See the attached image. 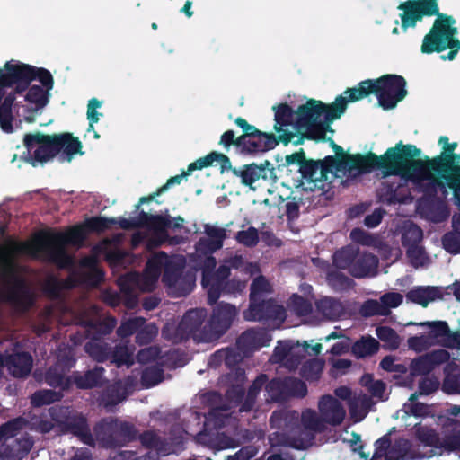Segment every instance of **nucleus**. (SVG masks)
<instances>
[{
	"mask_svg": "<svg viewBox=\"0 0 460 460\" xmlns=\"http://www.w3.org/2000/svg\"><path fill=\"white\" fill-rule=\"evenodd\" d=\"M23 421L21 418L11 420L0 426V443L4 445L8 439H14L22 429Z\"/></svg>",
	"mask_w": 460,
	"mask_h": 460,
	"instance_id": "nucleus-54",
	"label": "nucleus"
},
{
	"mask_svg": "<svg viewBox=\"0 0 460 460\" xmlns=\"http://www.w3.org/2000/svg\"><path fill=\"white\" fill-rule=\"evenodd\" d=\"M301 423L305 430L314 433H321L327 429L322 415H318L315 411L311 409H306L302 412Z\"/></svg>",
	"mask_w": 460,
	"mask_h": 460,
	"instance_id": "nucleus-42",
	"label": "nucleus"
},
{
	"mask_svg": "<svg viewBox=\"0 0 460 460\" xmlns=\"http://www.w3.org/2000/svg\"><path fill=\"white\" fill-rule=\"evenodd\" d=\"M84 350L97 362H104L110 359L111 345L102 337L92 335L84 345Z\"/></svg>",
	"mask_w": 460,
	"mask_h": 460,
	"instance_id": "nucleus-33",
	"label": "nucleus"
},
{
	"mask_svg": "<svg viewBox=\"0 0 460 460\" xmlns=\"http://www.w3.org/2000/svg\"><path fill=\"white\" fill-rule=\"evenodd\" d=\"M268 333L262 330L248 329L243 332L236 340V346L248 357H251L255 350L269 345Z\"/></svg>",
	"mask_w": 460,
	"mask_h": 460,
	"instance_id": "nucleus-26",
	"label": "nucleus"
},
{
	"mask_svg": "<svg viewBox=\"0 0 460 460\" xmlns=\"http://www.w3.org/2000/svg\"><path fill=\"white\" fill-rule=\"evenodd\" d=\"M4 300L21 313L27 312L34 303L33 296L22 279H16L7 288Z\"/></svg>",
	"mask_w": 460,
	"mask_h": 460,
	"instance_id": "nucleus-22",
	"label": "nucleus"
},
{
	"mask_svg": "<svg viewBox=\"0 0 460 460\" xmlns=\"http://www.w3.org/2000/svg\"><path fill=\"white\" fill-rule=\"evenodd\" d=\"M66 371L59 365L51 366L45 374V382L53 388L62 391L68 390L72 385V377L66 376Z\"/></svg>",
	"mask_w": 460,
	"mask_h": 460,
	"instance_id": "nucleus-35",
	"label": "nucleus"
},
{
	"mask_svg": "<svg viewBox=\"0 0 460 460\" xmlns=\"http://www.w3.org/2000/svg\"><path fill=\"white\" fill-rule=\"evenodd\" d=\"M138 440L146 448L155 450L157 456H166L171 452L170 444L155 430L148 429L144 431L138 436Z\"/></svg>",
	"mask_w": 460,
	"mask_h": 460,
	"instance_id": "nucleus-34",
	"label": "nucleus"
},
{
	"mask_svg": "<svg viewBox=\"0 0 460 460\" xmlns=\"http://www.w3.org/2000/svg\"><path fill=\"white\" fill-rule=\"evenodd\" d=\"M83 223L88 234H102L111 228L112 225H118V219L95 216L86 218Z\"/></svg>",
	"mask_w": 460,
	"mask_h": 460,
	"instance_id": "nucleus-45",
	"label": "nucleus"
},
{
	"mask_svg": "<svg viewBox=\"0 0 460 460\" xmlns=\"http://www.w3.org/2000/svg\"><path fill=\"white\" fill-rule=\"evenodd\" d=\"M445 377L442 390L447 394H460V368L455 362L447 363L444 367Z\"/></svg>",
	"mask_w": 460,
	"mask_h": 460,
	"instance_id": "nucleus-37",
	"label": "nucleus"
},
{
	"mask_svg": "<svg viewBox=\"0 0 460 460\" xmlns=\"http://www.w3.org/2000/svg\"><path fill=\"white\" fill-rule=\"evenodd\" d=\"M449 358L450 353L447 350L434 349L412 359L409 370L412 376H426L438 366L447 363Z\"/></svg>",
	"mask_w": 460,
	"mask_h": 460,
	"instance_id": "nucleus-21",
	"label": "nucleus"
},
{
	"mask_svg": "<svg viewBox=\"0 0 460 460\" xmlns=\"http://www.w3.org/2000/svg\"><path fill=\"white\" fill-rule=\"evenodd\" d=\"M316 305L318 311L323 315L332 320L340 318L344 312L342 304L333 297H324L320 299Z\"/></svg>",
	"mask_w": 460,
	"mask_h": 460,
	"instance_id": "nucleus-41",
	"label": "nucleus"
},
{
	"mask_svg": "<svg viewBox=\"0 0 460 460\" xmlns=\"http://www.w3.org/2000/svg\"><path fill=\"white\" fill-rule=\"evenodd\" d=\"M146 323V319L141 316L129 318L120 323L116 332L121 339L128 338L137 332L138 329Z\"/></svg>",
	"mask_w": 460,
	"mask_h": 460,
	"instance_id": "nucleus-50",
	"label": "nucleus"
},
{
	"mask_svg": "<svg viewBox=\"0 0 460 460\" xmlns=\"http://www.w3.org/2000/svg\"><path fill=\"white\" fill-rule=\"evenodd\" d=\"M93 433L100 444L106 448L123 447L137 438L134 424L117 419H102L93 426Z\"/></svg>",
	"mask_w": 460,
	"mask_h": 460,
	"instance_id": "nucleus-13",
	"label": "nucleus"
},
{
	"mask_svg": "<svg viewBox=\"0 0 460 460\" xmlns=\"http://www.w3.org/2000/svg\"><path fill=\"white\" fill-rule=\"evenodd\" d=\"M446 295H449V292H445L442 287L420 286L407 292L406 298L422 307H427L430 302L437 299H443Z\"/></svg>",
	"mask_w": 460,
	"mask_h": 460,
	"instance_id": "nucleus-28",
	"label": "nucleus"
},
{
	"mask_svg": "<svg viewBox=\"0 0 460 460\" xmlns=\"http://www.w3.org/2000/svg\"><path fill=\"white\" fill-rule=\"evenodd\" d=\"M397 147V155L402 157V164L419 172L422 179H440L453 190L456 204L460 207V154L438 155L432 158L426 156L425 160H421L416 159L421 154L416 146L404 145L400 141Z\"/></svg>",
	"mask_w": 460,
	"mask_h": 460,
	"instance_id": "nucleus-2",
	"label": "nucleus"
},
{
	"mask_svg": "<svg viewBox=\"0 0 460 460\" xmlns=\"http://www.w3.org/2000/svg\"><path fill=\"white\" fill-rule=\"evenodd\" d=\"M360 314L364 317H371L375 315L387 316L381 300L377 301L374 299H368L362 304L360 307Z\"/></svg>",
	"mask_w": 460,
	"mask_h": 460,
	"instance_id": "nucleus-64",
	"label": "nucleus"
},
{
	"mask_svg": "<svg viewBox=\"0 0 460 460\" xmlns=\"http://www.w3.org/2000/svg\"><path fill=\"white\" fill-rule=\"evenodd\" d=\"M28 243L9 238L4 246L0 245V262L7 263L14 255L28 252Z\"/></svg>",
	"mask_w": 460,
	"mask_h": 460,
	"instance_id": "nucleus-43",
	"label": "nucleus"
},
{
	"mask_svg": "<svg viewBox=\"0 0 460 460\" xmlns=\"http://www.w3.org/2000/svg\"><path fill=\"white\" fill-rule=\"evenodd\" d=\"M270 292V285L264 276L255 278L250 287L249 300L261 298L265 293Z\"/></svg>",
	"mask_w": 460,
	"mask_h": 460,
	"instance_id": "nucleus-62",
	"label": "nucleus"
},
{
	"mask_svg": "<svg viewBox=\"0 0 460 460\" xmlns=\"http://www.w3.org/2000/svg\"><path fill=\"white\" fill-rule=\"evenodd\" d=\"M54 87L51 73L44 67H37L17 60L6 61L0 67V128L4 133L13 131V108L18 106L16 95L26 92L24 99L33 105L22 106L24 120L32 123L35 114L49 102L50 91Z\"/></svg>",
	"mask_w": 460,
	"mask_h": 460,
	"instance_id": "nucleus-1",
	"label": "nucleus"
},
{
	"mask_svg": "<svg viewBox=\"0 0 460 460\" xmlns=\"http://www.w3.org/2000/svg\"><path fill=\"white\" fill-rule=\"evenodd\" d=\"M275 111L274 116V130L278 133V136L282 134L290 135V142L296 136V133L289 130L288 127L294 128L296 119V111H294L288 103H280L278 106H273Z\"/></svg>",
	"mask_w": 460,
	"mask_h": 460,
	"instance_id": "nucleus-27",
	"label": "nucleus"
},
{
	"mask_svg": "<svg viewBox=\"0 0 460 460\" xmlns=\"http://www.w3.org/2000/svg\"><path fill=\"white\" fill-rule=\"evenodd\" d=\"M423 232L420 226L414 223L406 225L402 234V244L404 248L419 245L422 241Z\"/></svg>",
	"mask_w": 460,
	"mask_h": 460,
	"instance_id": "nucleus-48",
	"label": "nucleus"
},
{
	"mask_svg": "<svg viewBox=\"0 0 460 460\" xmlns=\"http://www.w3.org/2000/svg\"><path fill=\"white\" fill-rule=\"evenodd\" d=\"M378 262V258L373 253L368 252H360L358 250L349 274L356 279L375 276Z\"/></svg>",
	"mask_w": 460,
	"mask_h": 460,
	"instance_id": "nucleus-29",
	"label": "nucleus"
},
{
	"mask_svg": "<svg viewBox=\"0 0 460 460\" xmlns=\"http://www.w3.org/2000/svg\"><path fill=\"white\" fill-rule=\"evenodd\" d=\"M358 249L351 246L343 247L336 251L332 256L333 265L339 270H348L350 272V269L357 259Z\"/></svg>",
	"mask_w": 460,
	"mask_h": 460,
	"instance_id": "nucleus-40",
	"label": "nucleus"
},
{
	"mask_svg": "<svg viewBox=\"0 0 460 460\" xmlns=\"http://www.w3.org/2000/svg\"><path fill=\"white\" fill-rule=\"evenodd\" d=\"M438 8V0L402 2L397 9L402 11L400 13L402 31L416 27L417 22H421L425 16L431 17L437 14Z\"/></svg>",
	"mask_w": 460,
	"mask_h": 460,
	"instance_id": "nucleus-16",
	"label": "nucleus"
},
{
	"mask_svg": "<svg viewBox=\"0 0 460 460\" xmlns=\"http://www.w3.org/2000/svg\"><path fill=\"white\" fill-rule=\"evenodd\" d=\"M358 86L348 88L335 98V101L330 104H325L322 101L309 99L305 104L299 105L303 115V120L314 119L316 127L326 137V132H334L331 124L339 119L346 111L349 102H355L360 99H354L358 94Z\"/></svg>",
	"mask_w": 460,
	"mask_h": 460,
	"instance_id": "nucleus-9",
	"label": "nucleus"
},
{
	"mask_svg": "<svg viewBox=\"0 0 460 460\" xmlns=\"http://www.w3.org/2000/svg\"><path fill=\"white\" fill-rule=\"evenodd\" d=\"M0 367H6L14 377H25L31 371L32 357L24 351L7 355L0 352Z\"/></svg>",
	"mask_w": 460,
	"mask_h": 460,
	"instance_id": "nucleus-23",
	"label": "nucleus"
},
{
	"mask_svg": "<svg viewBox=\"0 0 460 460\" xmlns=\"http://www.w3.org/2000/svg\"><path fill=\"white\" fill-rule=\"evenodd\" d=\"M88 234L84 223L71 226L66 233L42 232L34 241L36 250L43 253L46 261L66 268L72 264V258L67 254L66 244L80 245L86 239Z\"/></svg>",
	"mask_w": 460,
	"mask_h": 460,
	"instance_id": "nucleus-7",
	"label": "nucleus"
},
{
	"mask_svg": "<svg viewBox=\"0 0 460 460\" xmlns=\"http://www.w3.org/2000/svg\"><path fill=\"white\" fill-rule=\"evenodd\" d=\"M405 87L406 80L403 76L388 74L375 80L361 81L358 84V95L354 99H363L374 93L384 110H391L407 95Z\"/></svg>",
	"mask_w": 460,
	"mask_h": 460,
	"instance_id": "nucleus-10",
	"label": "nucleus"
},
{
	"mask_svg": "<svg viewBox=\"0 0 460 460\" xmlns=\"http://www.w3.org/2000/svg\"><path fill=\"white\" fill-rule=\"evenodd\" d=\"M103 372V367H95L86 371L84 375L75 374L72 376V384H75L79 389H90L99 386Z\"/></svg>",
	"mask_w": 460,
	"mask_h": 460,
	"instance_id": "nucleus-38",
	"label": "nucleus"
},
{
	"mask_svg": "<svg viewBox=\"0 0 460 460\" xmlns=\"http://www.w3.org/2000/svg\"><path fill=\"white\" fill-rule=\"evenodd\" d=\"M152 216H153L152 214H148L146 211L141 210L138 213V216L137 217L130 218V219L119 217L118 219V225L119 226V227L121 229H124V230L144 228V227H146Z\"/></svg>",
	"mask_w": 460,
	"mask_h": 460,
	"instance_id": "nucleus-52",
	"label": "nucleus"
},
{
	"mask_svg": "<svg viewBox=\"0 0 460 460\" xmlns=\"http://www.w3.org/2000/svg\"><path fill=\"white\" fill-rule=\"evenodd\" d=\"M413 433L418 441L425 447L441 448L442 438L431 426L417 423L414 425Z\"/></svg>",
	"mask_w": 460,
	"mask_h": 460,
	"instance_id": "nucleus-36",
	"label": "nucleus"
},
{
	"mask_svg": "<svg viewBox=\"0 0 460 460\" xmlns=\"http://www.w3.org/2000/svg\"><path fill=\"white\" fill-rule=\"evenodd\" d=\"M158 328L155 323H146L140 327L136 334V342L140 345H147L151 343L157 336Z\"/></svg>",
	"mask_w": 460,
	"mask_h": 460,
	"instance_id": "nucleus-58",
	"label": "nucleus"
},
{
	"mask_svg": "<svg viewBox=\"0 0 460 460\" xmlns=\"http://www.w3.org/2000/svg\"><path fill=\"white\" fill-rule=\"evenodd\" d=\"M232 173L241 179L243 185L252 190H255L252 185L259 180L268 181L270 184H274L278 181L276 168L269 160H264L260 164L256 163L244 164L238 169H233Z\"/></svg>",
	"mask_w": 460,
	"mask_h": 460,
	"instance_id": "nucleus-17",
	"label": "nucleus"
},
{
	"mask_svg": "<svg viewBox=\"0 0 460 460\" xmlns=\"http://www.w3.org/2000/svg\"><path fill=\"white\" fill-rule=\"evenodd\" d=\"M267 400L284 403L292 398H304L307 394L306 384L294 376L274 377L268 379L265 386Z\"/></svg>",
	"mask_w": 460,
	"mask_h": 460,
	"instance_id": "nucleus-14",
	"label": "nucleus"
},
{
	"mask_svg": "<svg viewBox=\"0 0 460 460\" xmlns=\"http://www.w3.org/2000/svg\"><path fill=\"white\" fill-rule=\"evenodd\" d=\"M411 324H415L420 327L429 328V332L426 333L429 341L434 346H440L444 348L445 339L448 336L449 333V325L447 322L442 320L437 321H426L420 322L419 323H411Z\"/></svg>",
	"mask_w": 460,
	"mask_h": 460,
	"instance_id": "nucleus-32",
	"label": "nucleus"
},
{
	"mask_svg": "<svg viewBox=\"0 0 460 460\" xmlns=\"http://www.w3.org/2000/svg\"><path fill=\"white\" fill-rule=\"evenodd\" d=\"M63 393L61 391H54L49 389L39 390L31 397V402L34 407L51 404L62 399Z\"/></svg>",
	"mask_w": 460,
	"mask_h": 460,
	"instance_id": "nucleus-47",
	"label": "nucleus"
},
{
	"mask_svg": "<svg viewBox=\"0 0 460 460\" xmlns=\"http://www.w3.org/2000/svg\"><path fill=\"white\" fill-rule=\"evenodd\" d=\"M376 334L391 349H397L400 346V338L397 332L389 326H378Z\"/></svg>",
	"mask_w": 460,
	"mask_h": 460,
	"instance_id": "nucleus-55",
	"label": "nucleus"
},
{
	"mask_svg": "<svg viewBox=\"0 0 460 460\" xmlns=\"http://www.w3.org/2000/svg\"><path fill=\"white\" fill-rule=\"evenodd\" d=\"M318 409L325 425L338 426L342 423L346 416L342 403L331 394L321 397Z\"/></svg>",
	"mask_w": 460,
	"mask_h": 460,
	"instance_id": "nucleus-24",
	"label": "nucleus"
},
{
	"mask_svg": "<svg viewBox=\"0 0 460 460\" xmlns=\"http://www.w3.org/2000/svg\"><path fill=\"white\" fill-rule=\"evenodd\" d=\"M441 448L447 453H460V428H455L444 435Z\"/></svg>",
	"mask_w": 460,
	"mask_h": 460,
	"instance_id": "nucleus-56",
	"label": "nucleus"
},
{
	"mask_svg": "<svg viewBox=\"0 0 460 460\" xmlns=\"http://www.w3.org/2000/svg\"><path fill=\"white\" fill-rule=\"evenodd\" d=\"M119 286L125 306L128 309H134L138 304V298L134 292V288L123 279L119 280Z\"/></svg>",
	"mask_w": 460,
	"mask_h": 460,
	"instance_id": "nucleus-63",
	"label": "nucleus"
},
{
	"mask_svg": "<svg viewBox=\"0 0 460 460\" xmlns=\"http://www.w3.org/2000/svg\"><path fill=\"white\" fill-rule=\"evenodd\" d=\"M190 172H183L181 174L175 175L167 180L166 183L158 188L155 192L149 194L148 196L141 197L138 200V203L135 206V209L138 210L142 204L149 203L153 201L156 197L160 196L162 193L166 191L168 188L174 184H180L182 181V178L189 175Z\"/></svg>",
	"mask_w": 460,
	"mask_h": 460,
	"instance_id": "nucleus-49",
	"label": "nucleus"
},
{
	"mask_svg": "<svg viewBox=\"0 0 460 460\" xmlns=\"http://www.w3.org/2000/svg\"><path fill=\"white\" fill-rule=\"evenodd\" d=\"M437 18L434 21L429 33H427L421 44L420 50L424 54H431L434 52L440 53L441 46L447 35L449 25H455L456 20L453 16L442 13L438 9Z\"/></svg>",
	"mask_w": 460,
	"mask_h": 460,
	"instance_id": "nucleus-19",
	"label": "nucleus"
},
{
	"mask_svg": "<svg viewBox=\"0 0 460 460\" xmlns=\"http://www.w3.org/2000/svg\"><path fill=\"white\" fill-rule=\"evenodd\" d=\"M230 274L231 270H229V267L224 262L214 270L208 282L202 286L207 289L208 304L209 305H214V304L218 300L217 289L222 286L224 281L229 279Z\"/></svg>",
	"mask_w": 460,
	"mask_h": 460,
	"instance_id": "nucleus-30",
	"label": "nucleus"
},
{
	"mask_svg": "<svg viewBox=\"0 0 460 460\" xmlns=\"http://www.w3.org/2000/svg\"><path fill=\"white\" fill-rule=\"evenodd\" d=\"M184 268L185 259L182 256L169 257L161 251L148 259L145 272L156 281L163 271V283L174 289L176 296H185L192 290L194 279L183 276Z\"/></svg>",
	"mask_w": 460,
	"mask_h": 460,
	"instance_id": "nucleus-8",
	"label": "nucleus"
},
{
	"mask_svg": "<svg viewBox=\"0 0 460 460\" xmlns=\"http://www.w3.org/2000/svg\"><path fill=\"white\" fill-rule=\"evenodd\" d=\"M215 305L208 324L217 341L231 327L238 311L235 305L228 303L217 302Z\"/></svg>",
	"mask_w": 460,
	"mask_h": 460,
	"instance_id": "nucleus-20",
	"label": "nucleus"
},
{
	"mask_svg": "<svg viewBox=\"0 0 460 460\" xmlns=\"http://www.w3.org/2000/svg\"><path fill=\"white\" fill-rule=\"evenodd\" d=\"M116 324L117 321L114 317L107 318L96 323H91V330H89L88 332H92L93 336H100L104 338V336L111 333Z\"/></svg>",
	"mask_w": 460,
	"mask_h": 460,
	"instance_id": "nucleus-61",
	"label": "nucleus"
},
{
	"mask_svg": "<svg viewBox=\"0 0 460 460\" xmlns=\"http://www.w3.org/2000/svg\"><path fill=\"white\" fill-rule=\"evenodd\" d=\"M164 380V370L158 366L146 367L141 375V383L144 387L151 388Z\"/></svg>",
	"mask_w": 460,
	"mask_h": 460,
	"instance_id": "nucleus-51",
	"label": "nucleus"
},
{
	"mask_svg": "<svg viewBox=\"0 0 460 460\" xmlns=\"http://www.w3.org/2000/svg\"><path fill=\"white\" fill-rule=\"evenodd\" d=\"M49 418L64 434H72L84 444L93 447L95 439L87 418L71 406L56 404L48 409Z\"/></svg>",
	"mask_w": 460,
	"mask_h": 460,
	"instance_id": "nucleus-12",
	"label": "nucleus"
},
{
	"mask_svg": "<svg viewBox=\"0 0 460 460\" xmlns=\"http://www.w3.org/2000/svg\"><path fill=\"white\" fill-rule=\"evenodd\" d=\"M329 142L335 153V155H332L336 159L333 169L336 172H343L347 180H355L375 170H380L383 177H388L390 173L396 172L394 164L399 158L397 144L387 148L384 155H377L371 151L366 154H348L332 138H329Z\"/></svg>",
	"mask_w": 460,
	"mask_h": 460,
	"instance_id": "nucleus-4",
	"label": "nucleus"
},
{
	"mask_svg": "<svg viewBox=\"0 0 460 460\" xmlns=\"http://www.w3.org/2000/svg\"><path fill=\"white\" fill-rule=\"evenodd\" d=\"M27 149L26 161L32 166L46 164L56 156L60 163L71 162L75 155H83V145L71 133L45 135L40 132L29 133L23 137Z\"/></svg>",
	"mask_w": 460,
	"mask_h": 460,
	"instance_id": "nucleus-3",
	"label": "nucleus"
},
{
	"mask_svg": "<svg viewBox=\"0 0 460 460\" xmlns=\"http://www.w3.org/2000/svg\"><path fill=\"white\" fill-rule=\"evenodd\" d=\"M443 248L451 254L460 253V220L453 222V229L442 236Z\"/></svg>",
	"mask_w": 460,
	"mask_h": 460,
	"instance_id": "nucleus-44",
	"label": "nucleus"
},
{
	"mask_svg": "<svg viewBox=\"0 0 460 460\" xmlns=\"http://www.w3.org/2000/svg\"><path fill=\"white\" fill-rule=\"evenodd\" d=\"M303 115L298 106L296 110V119L293 129L296 136L292 139V143L295 146H299L304 143L305 139L314 140V141H325L326 137L322 131L316 127L314 119L303 120Z\"/></svg>",
	"mask_w": 460,
	"mask_h": 460,
	"instance_id": "nucleus-25",
	"label": "nucleus"
},
{
	"mask_svg": "<svg viewBox=\"0 0 460 460\" xmlns=\"http://www.w3.org/2000/svg\"><path fill=\"white\" fill-rule=\"evenodd\" d=\"M234 238L238 243L249 248L255 247L260 241L259 231L254 226H250L247 230L238 231Z\"/></svg>",
	"mask_w": 460,
	"mask_h": 460,
	"instance_id": "nucleus-57",
	"label": "nucleus"
},
{
	"mask_svg": "<svg viewBox=\"0 0 460 460\" xmlns=\"http://www.w3.org/2000/svg\"><path fill=\"white\" fill-rule=\"evenodd\" d=\"M249 301L250 303L248 308L243 313V316L245 321H284L286 317L285 308L283 305H278L274 299H262V297H261Z\"/></svg>",
	"mask_w": 460,
	"mask_h": 460,
	"instance_id": "nucleus-18",
	"label": "nucleus"
},
{
	"mask_svg": "<svg viewBox=\"0 0 460 460\" xmlns=\"http://www.w3.org/2000/svg\"><path fill=\"white\" fill-rule=\"evenodd\" d=\"M33 446V440L27 434H23L20 438H15L13 441L5 445L3 456L6 460H22L24 458Z\"/></svg>",
	"mask_w": 460,
	"mask_h": 460,
	"instance_id": "nucleus-31",
	"label": "nucleus"
},
{
	"mask_svg": "<svg viewBox=\"0 0 460 460\" xmlns=\"http://www.w3.org/2000/svg\"><path fill=\"white\" fill-rule=\"evenodd\" d=\"M336 270H331L327 272L326 280L328 284L336 291H345L351 288L355 282L352 279L344 273Z\"/></svg>",
	"mask_w": 460,
	"mask_h": 460,
	"instance_id": "nucleus-46",
	"label": "nucleus"
},
{
	"mask_svg": "<svg viewBox=\"0 0 460 460\" xmlns=\"http://www.w3.org/2000/svg\"><path fill=\"white\" fill-rule=\"evenodd\" d=\"M110 359L112 363H115L118 367L133 364L131 354L128 352V348L121 345L116 346L114 349L111 347Z\"/></svg>",
	"mask_w": 460,
	"mask_h": 460,
	"instance_id": "nucleus-59",
	"label": "nucleus"
},
{
	"mask_svg": "<svg viewBox=\"0 0 460 460\" xmlns=\"http://www.w3.org/2000/svg\"><path fill=\"white\" fill-rule=\"evenodd\" d=\"M208 313L205 308L188 310L175 328L164 329L162 334L164 339L174 344L193 339L197 342H211L215 341L208 322L205 323Z\"/></svg>",
	"mask_w": 460,
	"mask_h": 460,
	"instance_id": "nucleus-11",
	"label": "nucleus"
},
{
	"mask_svg": "<svg viewBox=\"0 0 460 460\" xmlns=\"http://www.w3.org/2000/svg\"><path fill=\"white\" fill-rule=\"evenodd\" d=\"M379 342L373 337L362 336L351 346V352L357 358H364L379 350Z\"/></svg>",
	"mask_w": 460,
	"mask_h": 460,
	"instance_id": "nucleus-39",
	"label": "nucleus"
},
{
	"mask_svg": "<svg viewBox=\"0 0 460 460\" xmlns=\"http://www.w3.org/2000/svg\"><path fill=\"white\" fill-rule=\"evenodd\" d=\"M406 255L409 259L410 264L415 269L424 266L428 260L424 248L420 246V244L407 247Z\"/></svg>",
	"mask_w": 460,
	"mask_h": 460,
	"instance_id": "nucleus-60",
	"label": "nucleus"
},
{
	"mask_svg": "<svg viewBox=\"0 0 460 460\" xmlns=\"http://www.w3.org/2000/svg\"><path fill=\"white\" fill-rule=\"evenodd\" d=\"M336 159L332 155H327L323 159L314 160L304 159L302 164L298 168L299 177L297 182L314 183L315 187H321L318 184L328 181L329 174L336 173L333 164Z\"/></svg>",
	"mask_w": 460,
	"mask_h": 460,
	"instance_id": "nucleus-15",
	"label": "nucleus"
},
{
	"mask_svg": "<svg viewBox=\"0 0 460 460\" xmlns=\"http://www.w3.org/2000/svg\"><path fill=\"white\" fill-rule=\"evenodd\" d=\"M215 356L222 358L225 364L233 367L243 361L244 358H249L243 351L240 350L238 347L227 348L226 349L218 350L215 353Z\"/></svg>",
	"mask_w": 460,
	"mask_h": 460,
	"instance_id": "nucleus-53",
	"label": "nucleus"
},
{
	"mask_svg": "<svg viewBox=\"0 0 460 460\" xmlns=\"http://www.w3.org/2000/svg\"><path fill=\"white\" fill-rule=\"evenodd\" d=\"M234 123L242 129V134L236 136L233 129H228L220 136L218 145L226 151L234 146L242 155L255 156L272 150L279 143L285 146L290 143V135L276 137L273 133L263 132L242 117H237Z\"/></svg>",
	"mask_w": 460,
	"mask_h": 460,
	"instance_id": "nucleus-5",
	"label": "nucleus"
},
{
	"mask_svg": "<svg viewBox=\"0 0 460 460\" xmlns=\"http://www.w3.org/2000/svg\"><path fill=\"white\" fill-rule=\"evenodd\" d=\"M402 157L394 161V166L396 168L395 173H390L389 176H400L413 183L419 192L423 196L418 199V209L429 220L434 223H440L446 220L449 215L447 208L443 200L438 198V190L447 193V184L441 182L440 179H422L419 172L410 169V166L402 164Z\"/></svg>",
	"mask_w": 460,
	"mask_h": 460,
	"instance_id": "nucleus-6",
	"label": "nucleus"
}]
</instances>
